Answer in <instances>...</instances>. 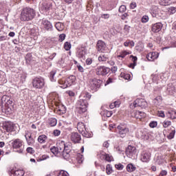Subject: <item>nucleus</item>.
Returning <instances> with one entry per match:
<instances>
[{
    "label": "nucleus",
    "mask_w": 176,
    "mask_h": 176,
    "mask_svg": "<svg viewBox=\"0 0 176 176\" xmlns=\"http://www.w3.org/2000/svg\"><path fill=\"white\" fill-rule=\"evenodd\" d=\"M91 98V95L89 92L83 93L80 95V99L76 103V109L78 113H85L87 111V107H89V100Z\"/></svg>",
    "instance_id": "nucleus-1"
},
{
    "label": "nucleus",
    "mask_w": 176,
    "mask_h": 176,
    "mask_svg": "<svg viewBox=\"0 0 176 176\" xmlns=\"http://www.w3.org/2000/svg\"><path fill=\"white\" fill-rule=\"evenodd\" d=\"M36 16L35 10L32 8H25L21 12V20L22 21H30Z\"/></svg>",
    "instance_id": "nucleus-2"
},
{
    "label": "nucleus",
    "mask_w": 176,
    "mask_h": 176,
    "mask_svg": "<svg viewBox=\"0 0 176 176\" xmlns=\"http://www.w3.org/2000/svg\"><path fill=\"white\" fill-rule=\"evenodd\" d=\"M75 80H76V77L75 76H70L67 78H63L60 79L58 82L62 89H67V87L72 86L75 83Z\"/></svg>",
    "instance_id": "nucleus-3"
},
{
    "label": "nucleus",
    "mask_w": 176,
    "mask_h": 176,
    "mask_svg": "<svg viewBox=\"0 0 176 176\" xmlns=\"http://www.w3.org/2000/svg\"><path fill=\"white\" fill-rule=\"evenodd\" d=\"M57 148L59 153H62L63 157H68V156H69V152H71V150L67 149V144H65V142L59 141L57 143Z\"/></svg>",
    "instance_id": "nucleus-4"
},
{
    "label": "nucleus",
    "mask_w": 176,
    "mask_h": 176,
    "mask_svg": "<svg viewBox=\"0 0 176 176\" xmlns=\"http://www.w3.org/2000/svg\"><path fill=\"white\" fill-rule=\"evenodd\" d=\"M1 102L6 106V110L9 113H12V108H13V99L10 97L4 95L1 98Z\"/></svg>",
    "instance_id": "nucleus-5"
},
{
    "label": "nucleus",
    "mask_w": 176,
    "mask_h": 176,
    "mask_svg": "<svg viewBox=\"0 0 176 176\" xmlns=\"http://www.w3.org/2000/svg\"><path fill=\"white\" fill-rule=\"evenodd\" d=\"M77 129L83 137H85L86 138H91V137H93V134L87 131L86 126L83 122H78L77 124Z\"/></svg>",
    "instance_id": "nucleus-6"
},
{
    "label": "nucleus",
    "mask_w": 176,
    "mask_h": 176,
    "mask_svg": "<svg viewBox=\"0 0 176 176\" xmlns=\"http://www.w3.org/2000/svg\"><path fill=\"white\" fill-rule=\"evenodd\" d=\"M13 149H19L16 151L18 153H23L24 148H23V140L20 139H15L12 142Z\"/></svg>",
    "instance_id": "nucleus-7"
},
{
    "label": "nucleus",
    "mask_w": 176,
    "mask_h": 176,
    "mask_svg": "<svg viewBox=\"0 0 176 176\" xmlns=\"http://www.w3.org/2000/svg\"><path fill=\"white\" fill-rule=\"evenodd\" d=\"M125 153L127 157H129L130 159H135V156H137V148L133 146H128Z\"/></svg>",
    "instance_id": "nucleus-8"
},
{
    "label": "nucleus",
    "mask_w": 176,
    "mask_h": 176,
    "mask_svg": "<svg viewBox=\"0 0 176 176\" xmlns=\"http://www.w3.org/2000/svg\"><path fill=\"white\" fill-rule=\"evenodd\" d=\"M117 129L118 130V133L122 138H124V136L126 135L130 131V130L127 127V125L123 124H120V125H118L117 126Z\"/></svg>",
    "instance_id": "nucleus-9"
},
{
    "label": "nucleus",
    "mask_w": 176,
    "mask_h": 176,
    "mask_svg": "<svg viewBox=\"0 0 176 176\" xmlns=\"http://www.w3.org/2000/svg\"><path fill=\"white\" fill-rule=\"evenodd\" d=\"M96 75H100L102 76H105L111 72V69L105 66H99L96 68Z\"/></svg>",
    "instance_id": "nucleus-10"
},
{
    "label": "nucleus",
    "mask_w": 176,
    "mask_h": 176,
    "mask_svg": "<svg viewBox=\"0 0 176 176\" xmlns=\"http://www.w3.org/2000/svg\"><path fill=\"white\" fill-rule=\"evenodd\" d=\"M33 87L42 89L45 86V80L43 78H35L32 81Z\"/></svg>",
    "instance_id": "nucleus-11"
},
{
    "label": "nucleus",
    "mask_w": 176,
    "mask_h": 176,
    "mask_svg": "<svg viewBox=\"0 0 176 176\" xmlns=\"http://www.w3.org/2000/svg\"><path fill=\"white\" fill-rule=\"evenodd\" d=\"M133 107L134 108H137V107H140V108H147L148 107V102H146L145 99H136L133 102Z\"/></svg>",
    "instance_id": "nucleus-12"
},
{
    "label": "nucleus",
    "mask_w": 176,
    "mask_h": 176,
    "mask_svg": "<svg viewBox=\"0 0 176 176\" xmlns=\"http://www.w3.org/2000/svg\"><path fill=\"white\" fill-rule=\"evenodd\" d=\"M96 50L100 53H104L107 50V44L102 40H99L96 44Z\"/></svg>",
    "instance_id": "nucleus-13"
},
{
    "label": "nucleus",
    "mask_w": 176,
    "mask_h": 176,
    "mask_svg": "<svg viewBox=\"0 0 176 176\" xmlns=\"http://www.w3.org/2000/svg\"><path fill=\"white\" fill-rule=\"evenodd\" d=\"M151 152L145 151H143L141 154V161L144 163H148L151 160Z\"/></svg>",
    "instance_id": "nucleus-14"
},
{
    "label": "nucleus",
    "mask_w": 176,
    "mask_h": 176,
    "mask_svg": "<svg viewBox=\"0 0 176 176\" xmlns=\"http://www.w3.org/2000/svg\"><path fill=\"white\" fill-rule=\"evenodd\" d=\"M71 140L74 144H80V141H82V138L80 137V134L78 133H72L71 134Z\"/></svg>",
    "instance_id": "nucleus-15"
},
{
    "label": "nucleus",
    "mask_w": 176,
    "mask_h": 176,
    "mask_svg": "<svg viewBox=\"0 0 176 176\" xmlns=\"http://www.w3.org/2000/svg\"><path fill=\"white\" fill-rule=\"evenodd\" d=\"M3 129L7 133H12V131H14V125L12 122H6L3 125Z\"/></svg>",
    "instance_id": "nucleus-16"
},
{
    "label": "nucleus",
    "mask_w": 176,
    "mask_h": 176,
    "mask_svg": "<svg viewBox=\"0 0 176 176\" xmlns=\"http://www.w3.org/2000/svg\"><path fill=\"white\" fill-rule=\"evenodd\" d=\"M100 82H101V80L97 79H94L93 81H91L89 85L91 90H97L100 87Z\"/></svg>",
    "instance_id": "nucleus-17"
},
{
    "label": "nucleus",
    "mask_w": 176,
    "mask_h": 176,
    "mask_svg": "<svg viewBox=\"0 0 176 176\" xmlns=\"http://www.w3.org/2000/svg\"><path fill=\"white\" fill-rule=\"evenodd\" d=\"M159 57V53L157 52H149L146 55V58L148 61H155Z\"/></svg>",
    "instance_id": "nucleus-18"
},
{
    "label": "nucleus",
    "mask_w": 176,
    "mask_h": 176,
    "mask_svg": "<svg viewBox=\"0 0 176 176\" xmlns=\"http://www.w3.org/2000/svg\"><path fill=\"white\" fill-rule=\"evenodd\" d=\"M163 28V24L159 22L153 25L152 31L153 32H159Z\"/></svg>",
    "instance_id": "nucleus-19"
},
{
    "label": "nucleus",
    "mask_w": 176,
    "mask_h": 176,
    "mask_svg": "<svg viewBox=\"0 0 176 176\" xmlns=\"http://www.w3.org/2000/svg\"><path fill=\"white\" fill-rule=\"evenodd\" d=\"M42 24L47 31H51L52 28H53V25H52V23L47 20H43Z\"/></svg>",
    "instance_id": "nucleus-20"
},
{
    "label": "nucleus",
    "mask_w": 176,
    "mask_h": 176,
    "mask_svg": "<svg viewBox=\"0 0 176 176\" xmlns=\"http://www.w3.org/2000/svg\"><path fill=\"white\" fill-rule=\"evenodd\" d=\"M76 56L78 57V58H83V57L86 56V51H85V48L81 47L78 49Z\"/></svg>",
    "instance_id": "nucleus-21"
},
{
    "label": "nucleus",
    "mask_w": 176,
    "mask_h": 176,
    "mask_svg": "<svg viewBox=\"0 0 176 176\" xmlns=\"http://www.w3.org/2000/svg\"><path fill=\"white\" fill-rule=\"evenodd\" d=\"M52 8V3L50 1H45L43 3L41 9L45 10V12H47V10H50Z\"/></svg>",
    "instance_id": "nucleus-22"
},
{
    "label": "nucleus",
    "mask_w": 176,
    "mask_h": 176,
    "mask_svg": "<svg viewBox=\"0 0 176 176\" xmlns=\"http://www.w3.org/2000/svg\"><path fill=\"white\" fill-rule=\"evenodd\" d=\"M10 175L11 176H24V170H11Z\"/></svg>",
    "instance_id": "nucleus-23"
},
{
    "label": "nucleus",
    "mask_w": 176,
    "mask_h": 176,
    "mask_svg": "<svg viewBox=\"0 0 176 176\" xmlns=\"http://www.w3.org/2000/svg\"><path fill=\"white\" fill-rule=\"evenodd\" d=\"M126 168L128 173H134L137 170V167L132 163L128 164Z\"/></svg>",
    "instance_id": "nucleus-24"
},
{
    "label": "nucleus",
    "mask_w": 176,
    "mask_h": 176,
    "mask_svg": "<svg viewBox=\"0 0 176 176\" xmlns=\"http://www.w3.org/2000/svg\"><path fill=\"white\" fill-rule=\"evenodd\" d=\"M168 94H174L176 91V88L173 85V84L168 85L166 89Z\"/></svg>",
    "instance_id": "nucleus-25"
},
{
    "label": "nucleus",
    "mask_w": 176,
    "mask_h": 176,
    "mask_svg": "<svg viewBox=\"0 0 176 176\" xmlns=\"http://www.w3.org/2000/svg\"><path fill=\"white\" fill-rule=\"evenodd\" d=\"M109 58V55L108 54H102L98 56V61L105 62Z\"/></svg>",
    "instance_id": "nucleus-26"
},
{
    "label": "nucleus",
    "mask_w": 176,
    "mask_h": 176,
    "mask_svg": "<svg viewBox=\"0 0 176 176\" xmlns=\"http://www.w3.org/2000/svg\"><path fill=\"white\" fill-rule=\"evenodd\" d=\"M146 116V114L144 112L138 111L135 113V118L136 119H142V118H145Z\"/></svg>",
    "instance_id": "nucleus-27"
},
{
    "label": "nucleus",
    "mask_w": 176,
    "mask_h": 176,
    "mask_svg": "<svg viewBox=\"0 0 176 176\" xmlns=\"http://www.w3.org/2000/svg\"><path fill=\"white\" fill-rule=\"evenodd\" d=\"M67 112V108L64 105H61L60 107H58V109L57 110V113L58 115H64V113H66Z\"/></svg>",
    "instance_id": "nucleus-28"
},
{
    "label": "nucleus",
    "mask_w": 176,
    "mask_h": 176,
    "mask_svg": "<svg viewBox=\"0 0 176 176\" xmlns=\"http://www.w3.org/2000/svg\"><path fill=\"white\" fill-rule=\"evenodd\" d=\"M46 140H47V136H46V135H41L38 138V142L40 144H45L46 142Z\"/></svg>",
    "instance_id": "nucleus-29"
},
{
    "label": "nucleus",
    "mask_w": 176,
    "mask_h": 176,
    "mask_svg": "<svg viewBox=\"0 0 176 176\" xmlns=\"http://www.w3.org/2000/svg\"><path fill=\"white\" fill-rule=\"evenodd\" d=\"M55 27L58 31H63L64 30V24L61 22H57L55 24Z\"/></svg>",
    "instance_id": "nucleus-30"
},
{
    "label": "nucleus",
    "mask_w": 176,
    "mask_h": 176,
    "mask_svg": "<svg viewBox=\"0 0 176 176\" xmlns=\"http://www.w3.org/2000/svg\"><path fill=\"white\" fill-rule=\"evenodd\" d=\"M57 74V70L54 69L50 73V78L52 82H56V79H54V75Z\"/></svg>",
    "instance_id": "nucleus-31"
},
{
    "label": "nucleus",
    "mask_w": 176,
    "mask_h": 176,
    "mask_svg": "<svg viewBox=\"0 0 176 176\" xmlns=\"http://www.w3.org/2000/svg\"><path fill=\"white\" fill-rule=\"evenodd\" d=\"M49 124L52 127H54V126H56L57 124V119H56L54 118H50L49 119Z\"/></svg>",
    "instance_id": "nucleus-32"
},
{
    "label": "nucleus",
    "mask_w": 176,
    "mask_h": 176,
    "mask_svg": "<svg viewBox=\"0 0 176 176\" xmlns=\"http://www.w3.org/2000/svg\"><path fill=\"white\" fill-rule=\"evenodd\" d=\"M127 54H131V52H129L127 51H123L122 52L120 53V55L118 56V57H120L121 58H124Z\"/></svg>",
    "instance_id": "nucleus-33"
},
{
    "label": "nucleus",
    "mask_w": 176,
    "mask_h": 176,
    "mask_svg": "<svg viewBox=\"0 0 176 176\" xmlns=\"http://www.w3.org/2000/svg\"><path fill=\"white\" fill-rule=\"evenodd\" d=\"M112 166H111V164H107L106 166V173L108 175H109L110 174H112Z\"/></svg>",
    "instance_id": "nucleus-34"
},
{
    "label": "nucleus",
    "mask_w": 176,
    "mask_h": 176,
    "mask_svg": "<svg viewBox=\"0 0 176 176\" xmlns=\"http://www.w3.org/2000/svg\"><path fill=\"white\" fill-rule=\"evenodd\" d=\"M58 176H69V173L65 170H61L59 171Z\"/></svg>",
    "instance_id": "nucleus-35"
},
{
    "label": "nucleus",
    "mask_w": 176,
    "mask_h": 176,
    "mask_svg": "<svg viewBox=\"0 0 176 176\" xmlns=\"http://www.w3.org/2000/svg\"><path fill=\"white\" fill-rule=\"evenodd\" d=\"M170 119H176V111H170L168 112Z\"/></svg>",
    "instance_id": "nucleus-36"
},
{
    "label": "nucleus",
    "mask_w": 176,
    "mask_h": 176,
    "mask_svg": "<svg viewBox=\"0 0 176 176\" xmlns=\"http://www.w3.org/2000/svg\"><path fill=\"white\" fill-rule=\"evenodd\" d=\"M50 151L52 153H54V155H57V153H60V151H58V147L53 146L50 148Z\"/></svg>",
    "instance_id": "nucleus-37"
},
{
    "label": "nucleus",
    "mask_w": 176,
    "mask_h": 176,
    "mask_svg": "<svg viewBox=\"0 0 176 176\" xmlns=\"http://www.w3.org/2000/svg\"><path fill=\"white\" fill-rule=\"evenodd\" d=\"M124 46L127 47V46H131L132 47L134 46V42L131 41H125L124 43Z\"/></svg>",
    "instance_id": "nucleus-38"
},
{
    "label": "nucleus",
    "mask_w": 176,
    "mask_h": 176,
    "mask_svg": "<svg viewBox=\"0 0 176 176\" xmlns=\"http://www.w3.org/2000/svg\"><path fill=\"white\" fill-rule=\"evenodd\" d=\"M175 135V130H172V131L169 133V135L167 136V138L168 140H173L174 138V136Z\"/></svg>",
    "instance_id": "nucleus-39"
},
{
    "label": "nucleus",
    "mask_w": 176,
    "mask_h": 176,
    "mask_svg": "<svg viewBox=\"0 0 176 176\" xmlns=\"http://www.w3.org/2000/svg\"><path fill=\"white\" fill-rule=\"evenodd\" d=\"M25 140H28L30 138H32V133L27 131H25Z\"/></svg>",
    "instance_id": "nucleus-40"
},
{
    "label": "nucleus",
    "mask_w": 176,
    "mask_h": 176,
    "mask_svg": "<svg viewBox=\"0 0 176 176\" xmlns=\"http://www.w3.org/2000/svg\"><path fill=\"white\" fill-rule=\"evenodd\" d=\"M26 141L28 142V145H34L35 144V140H34L32 138L27 139Z\"/></svg>",
    "instance_id": "nucleus-41"
},
{
    "label": "nucleus",
    "mask_w": 176,
    "mask_h": 176,
    "mask_svg": "<svg viewBox=\"0 0 176 176\" xmlns=\"http://www.w3.org/2000/svg\"><path fill=\"white\" fill-rule=\"evenodd\" d=\"M64 48L67 51L70 50H71V43L65 42L64 44Z\"/></svg>",
    "instance_id": "nucleus-42"
},
{
    "label": "nucleus",
    "mask_w": 176,
    "mask_h": 176,
    "mask_svg": "<svg viewBox=\"0 0 176 176\" xmlns=\"http://www.w3.org/2000/svg\"><path fill=\"white\" fill-rule=\"evenodd\" d=\"M168 126H171V121H164L163 123V127L166 129Z\"/></svg>",
    "instance_id": "nucleus-43"
},
{
    "label": "nucleus",
    "mask_w": 176,
    "mask_h": 176,
    "mask_svg": "<svg viewBox=\"0 0 176 176\" xmlns=\"http://www.w3.org/2000/svg\"><path fill=\"white\" fill-rule=\"evenodd\" d=\"M149 21V17L146 15L143 16L142 18V23H148Z\"/></svg>",
    "instance_id": "nucleus-44"
},
{
    "label": "nucleus",
    "mask_w": 176,
    "mask_h": 176,
    "mask_svg": "<svg viewBox=\"0 0 176 176\" xmlns=\"http://www.w3.org/2000/svg\"><path fill=\"white\" fill-rule=\"evenodd\" d=\"M118 11L120 13H123L124 12H126V6L122 5L119 8Z\"/></svg>",
    "instance_id": "nucleus-45"
},
{
    "label": "nucleus",
    "mask_w": 176,
    "mask_h": 176,
    "mask_svg": "<svg viewBox=\"0 0 176 176\" xmlns=\"http://www.w3.org/2000/svg\"><path fill=\"white\" fill-rule=\"evenodd\" d=\"M115 167L117 170H122V168H124V166L122 164H116Z\"/></svg>",
    "instance_id": "nucleus-46"
},
{
    "label": "nucleus",
    "mask_w": 176,
    "mask_h": 176,
    "mask_svg": "<svg viewBox=\"0 0 176 176\" xmlns=\"http://www.w3.org/2000/svg\"><path fill=\"white\" fill-rule=\"evenodd\" d=\"M106 160V162H112V157L109 155V154L106 153V156H105V160Z\"/></svg>",
    "instance_id": "nucleus-47"
},
{
    "label": "nucleus",
    "mask_w": 176,
    "mask_h": 176,
    "mask_svg": "<svg viewBox=\"0 0 176 176\" xmlns=\"http://www.w3.org/2000/svg\"><path fill=\"white\" fill-rule=\"evenodd\" d=\"M124 31L126 34H129V32H130V26L125 25L124 28Z\"/></svg>",
    "instance_id": "nucleus-48"
},
{
    "label": "nucleus",
    "mask_w": 176,
    "mask_h": 176,
    "mask_svg": "<svg viewBox=\"0 0 176 176\" xmlns=\"http://www.w3.org/2000/svg\"><path fill=\"white\" fill-rule=\"evenodd\" d=\"M160 5H162V6H167V5H168V2H167L166 0H161L160 1Z\"/></svg>",
    "instance_id": "nucleus-49"
},
{
    "label": "nucleus",
    "mask_w": 176,
    "mask_h": 176,
    "mask_svg": "<svg viewBox=\"0 0 176 176\" xmlns=\"http://www.w3.org/2000/svg\"><path fill=\"white\" fill-rule=\"evenodd\" d=\"M53 133H54V135H55L56 137H58V135H60V134H61V131L58 129H56L54 131Z\"/></svg>",
    "instance_id": "nucleus-50"
},
{
    "label": "nucleus",
    "mask_w": 176,
    "mask_h": 176,
    "mask_svg": "<svg viewBox=\"0 0 176 176\" xmlns=\"http://www.w3.org/2000/svg\"><path fill=\"white\" fill-rule=\"evenodd\" d=\"M113 112H112V111H107L106 112H105V116H107V118H111V116H112V115H113Z\"/></svg>",
    "instance_id": "nucleus-51"
},
{
    "label": "nucleus",
    "mask_w": 176,
    "mask_h": 176,
    "mask_svg": "<svg viewBox=\"0 0 176 176\" xmlns=\"http://www.w3.org/2000/svg\"><path fill=\"white\" fill-rule=\"evenodd\" d=\"M93 63V59H91V58H88L86 60V64L87 65H91V63Z\"/></svg>",
    "instance_id": "nucleus-52"
},
{
    "label": "nucleus",
    "mask_w": 176,
    "mask_h": 176,
    "mask_svg": "<svg viewBox=\"0 0 176 176\" xmlns=\"http://www.w3.org/2000/svg\"><path fill=\"white\" fill-rule=\"evenodd\" d=\"M66 93L68 94V96H69V97H75V92L72 91H67Z\"/></svg>",
    "instance_id": "nucleus-53"
},
{
    "label": "nucleus",
    "mask_w": 176,
    "mask_h": 176,
    "mask_svg": "<svg viewBox=\"0 0 176 176\" xmlns=\"http://www.w3.org/2000/svg\"><path fill=\"white\" fill-rule=\"evenodd\" d=\"M65 39V34H61L59 36V41L60 42H63V41H64Z\"/></svg>",
    "instance_id": "nucleus-54"
},
{
    "label": "nucleus",
    "mask_w": 176,
    "mask_h": 176,
    "mask_svg": "<svg viewBox=\"0 0 176 176\" xmlns=\"http://www.w3.org/2000/svg\"><path fill=\"white\" fill-rule=\"evenodd\" d=\"M28 153H34V148H32V147H28L27 149H26Z\"/></svg>",
    "instance_id": "nucleus-55"
},
{
    "label": "nucleus",
    "mask_w": 176,
    "mask_h": 176,
    "mask_svg": "<svg viewBox=\"0 0 176 176\" xmlns=\"http://www.w3.org/2000/svg\"><path fill=\"white\" fill-rule=\"evenodd\" d=\"M130 58H132L131 60L133 61V63H137V60H138V58H137V56H134L133 55H131Z\"/></svg>",
    "instance_id": "nucleus-56"
},
{
    "label": "nucleus",
    "mask_w": 176,
    "mask_h": 176,
    "mask_svg": "<svg viewBox=\"0 0 176 176\" xmlns=\"http://www.w3.org/2000/svg\"><path fill=\"white\" fill-rule=\"evenodd\" d=\"M158 116H160V118H164V116H165L164 111H158Z\"/></svg>",
    "instance_id": "nucleus-57"
},
{
    "label": "nucleus",
    "mask_w": 176,
    "mask_h": 176,
    "mask_svg": "<svg viewBox=\"0 0 176 176\" xmlns=\"http://www.w3.org/2000/svg\"><path fill=\"white\" fill-rule=\"evenodd\" d=\"M77 68L80 72H84L85 69H83V67H82L80 65H77Z\"/></svg>",
    "instance_id": "nucleus-58"
},
{
    "label": "nucleus",
    "mask_w": 176,
    "mask_h": 176,
    "mask_svg": "<svg viewBox=\"0 0 176 176\" xmlns=\"http://www.w3.org/2000/svg\"><path fill=\"white\" fill-rule=\"evenodd\" d=\"M166 175H167V170H162L159 175V176H166Z\"/></svg>",
    "instance_id": "nucleus-59"
},
{
    "label": "nucleus",
    "mask_w": 176,
    "mask_h": 176,
    "mask_svg": "<svg viewBox=\"0 0 176 176\" xmlns=\"http://www.w3.org/2000/svg\"><path fill=\"white\" fill-rule=\"evenodd\" d=\"M157 122H151L150 124H149V126L150 127H151L152 129H153L154 127H156L157 126Z\"/></svg>",
    "instance_id": "nucleus-60"
},
{
    "label": "nucleus",
    "mask_w": 176,
    "mask_h": 176,
    "mask_svg": "<svg viewBox=\"0 0 176 176\" xmlns=\"http://www.w3.org/2000/svg\"><path fill=\"white\" fill-rule=\"evenodd\" d=\"M110 71H111V72L113 74H115V72H116V71H118V67L114 66V67H111V69H110Z\"/></svg>",
    "instance_id": "nucleus-61"
},
{
    "label": "nucleus",
    "mask_w": 176,
    "mask_h": 176,
    "mask_svg": "<svg viewBox=\"0 0 176 176\" xmlns=\"http://www.w3.org/2000/svg\"><path fill=\"white\" fill-rule=\"evenodd\" d=\"M107 153H103L102 154L100 155V157L102 160H105V156H106Z\"/></svg>",
    "instance_id": "nucleus-62"
},
{
    "label": "nucleus",
    "mask_w": 176,
    "mask_h": 176,
    "mask_svg": "<svg viewBox=\"0 0 176 176\" xmlns=\"http://www.w3.org/2000/svg\"><path fill=\"white\" fill-rule=\"evenodd\" d=\"M102 19H109V14H103L101 15Z\"/></svg>",
    "instance_id": "nucleus-63"
},
{
    "label": "nucleus",
    "mask_w": 176,
    "mask_h": 176,
    "mask_svg": "<svg viewBox=\"0 0 176 176\" xmlns=\"http://www.w3.org/2000/svg\"><path fill=\"white\" fill-rule=\"evenodd\" d=\"M103 146L104 148H109V143L108 142V141H106L103 143Z\"/></svg>",
    "instance_id": "nucleus-64"
}]
</instances>
